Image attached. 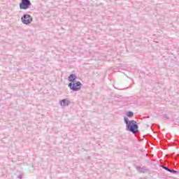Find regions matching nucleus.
I'll use <instances>...</instances> for the list:
<instances>
[{
	"instance_id": "obj_1",
	"label": "nucleus",
	"mask_w": 179,
	"mask_h": 179,
	"mask_svg": "<svg viewBox=\"0 0 179 179\" xmlns=\"http://www.w3.org/2000/svg\"><path fill=\"white\" fill-rule=\"evenodd\" d=\"M124 123L126 124L127 131L132 132V134H138V124H136V121L129 120L128 117H125L124 118Z\"/></svg>"
},
{
	"instance_id": "obj_2",
	"label": "nucleus",
	"mask_w": 179,
	"mask_h": 179,
	"mask_svg": "<svg viewBox=\"0 0 179 179\" xmlns=\"http://www.w3.org/2000/svg\"><path fill=\"white\" fill-rule=\"evenodd\" d=\"M69 87L71 90H73V92H78V90H80V87H82V83L79 81L70 83Z\"/></svg>"
},
{
	"instance_id": "obj_3",
	"label": "nucleus",
	"mask_w": 179,
	"mask_h": 179,
	"mask_svg": "<svg viewBox=\"0 0 179 179\" xmlns=\"http://www.w3.org/2000/svg\"><path fill=\"white\" fill-rule=\"evenodd\" d=\"M21 20L24 24H30L33 22V17L29 14H25L21 17Z\"/></svg>"
},
{
	"instance_id": "obj_4",
	"label": "nucleus",
	"mask_w": 179,
	"mask_h": 179,
	"mask_svg": "<svg viewBox=\"0 0 179 179\" xmlns=\"http://www.w3.org/2000/svg\"><path fill=\"white\" fill-rule=\"evenodd\" d=\"M30 6H31V2H30V0H22L21 3H20V9H29Z\"/></svg>"
},
{
	"instance_id": "obj_5",
	"label": "nucleus",
	"mask_w": 179,
	"mask_h": 179,
	"mask_svg": "<svg viewBox=\"0 0 179 179\" xmlns=\"http://www.w3.org/2000/svg\"><path fill=\"white\" fill-rule=\"evenodd\" d=\"M59 104L61 107H68L71 104V101L69 99H64L59 101Z\"/></svg>"
},
{
	"instance_id": "obj_6",
	"label": "nucleus",
	"mask_w": 179,
	"mask_h": 179,
	"mask_svg": "<svg viewBox=\"0 0 179 179\" xmlns=\"http://www.w3.org/2000/svg\"><path fill=\"white\" fill-rule=\"evenodd\" d=\"M136 170L138 173H146L148 171L146 167L136 166Z\"/></svg>"
},
{
	"instance_id": "obj_7",
	"label": "nucleus",
	"mask_w": 179,
	"mask_h": 179,
	"mask_svg": "<svg viewBox=\"0 0 179 179\" xmlns=\"http://www.w3.org/2000/svg\"><path fill=\"white\" fill-rule=\"evenodd\" d=\"M69 82H71V83H75V80H76V76L75 74H71L69 77Z\"/></svg>"
},
{
	"instance_id": "obj_8",
	"label": "nucleus",
	"mask_w": 179,
	"mask_h": 179,
	"mask_svg": "<svg viewBox=\"0 0 179 179\" xmlns=\"http://www.w3.org/2000/svg\"><path fill=\"white\" fill-rule=\"evenodd\" d=\"M126 115H127V117H134V113H132L131 111H129L126 113Z\"/></svg>"
},
{
	"instance_id": "obj_9",
	"label": "nucleus",
	"mask_w": 179,
	"mask_h": 179,
	"mask_svg": "<svg viewBox=\"0 0 179 179\" xmlns=\"http://www.w3.org/2000/svg\"><path fill=\"white\" fill-rule=\"evenodd\" d=\"M162 169H164V170H166V171H169L170 172V169H169V167L167 166H162Z\"/></svg>"
},
{
	"instance_id": "obj_10",
	"label": "nucleus",
	"mask_w": 179,
	"mask_h": 179,
	"mask_svg": "<svg viewBox=\"0 0 179 179\" xmlns=\"http://www.w3.org/2000/svg\"><path fill=\"white\" fill-rule=\"evenodd\" d=\"M169 173H173V174L177 173V171H175L174 169H170Z\"/></svg>"
},
{
	"instance_id": "obj_11",
	"label": "nucleus",
	"mask_w": 179,
	"mask_h": 179,
	"mask_svg": "<svg viewBox=\"0 0 179 179\" xmlns=\"http://www.w3.org/2000/svg\"><path fill=\"white\" fill-rule=\"evenodd\" d=\"M164 117L166 118V120H169V116H167V115H164Z\"/></svg>"
},
{
	"instance_id": "obj_12",
	"label": "nucleus",
	"mask_w": 179,
	"mask_h": 179,
	"mask_svg": "<svg viewBox=\"0 0 179 179\" xmlns=\"http://www.w3.org/2000/svg\"><path fill=\"white\" fill-rule=\"evenodd\" d=\"M22 178H23V177H22V174H20V175L18 176V178L22 179Z\"/></svg>"
}]
</instances>
